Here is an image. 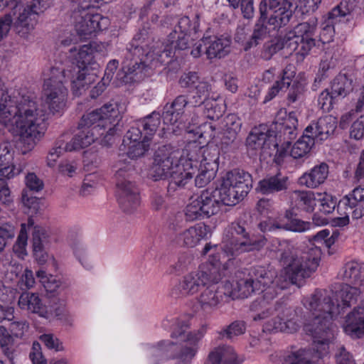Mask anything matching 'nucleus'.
<instances>
[{
    "label": "nucleus",
    "instance_id": "f257e3e1",
    "mask_svg": "<svg viewBox=\"0 0 364 364\" xmlns=\"http://www.w3.org/2000/svg\"><path fill=\"white\" fill-rule=\"evenodd\" d=\"M273 251L275 257L284 268L279 274L269 267L254 266L249 270L247 277L237 282L240 296L248 297L252 293L261 291V297L255 300L250 306L254 321H262L269 317L274 311L279 310V301L272 303L279 291L309 277L317 269L321 257V250L317 247L306 250H294L286 241L278 242Z\"/></svg>",
    "mask_w": 364,
    "mask_h": 364
},
{
    "label": "nucleus",
    "instance_id": "f03ea898",
    "mask_svg": "<svg viewBox=\"0 0 364 364\" xmlns=\"http://www.w3.org/2000/svg\"><path fill=\"white\" fill-rule=\"evenodd\" d=\"M252 187L251 175L240 169L228 171L220 186L213 191L204 190L186 206V220L208 218L216 215L222 205H235L242 200Z\"/></svg>",
    "mask_w": 364,
    "mask_h": 364
},
{
    "label": "nucleus",
    "instance_id": "7ed1b4c3",
    "mask_svg": "<svg viewBox=\"0 0 364 364\" xmlns=\"http://www.w3.org/2000/svg\"><path fill=\"white\" fill-rule=\"evenodd\" d=\"M149 32L142 29L134 36L129 47L127 48V62L123 66L124 76L122 78L125 83L139 81L149 74V70L166 63L171 49L166 48L161 50L159 46H152L146 52L145 47L149 46Z\"/></svg>",
    "mask_w": 364,
    "mask_h": 364
},
{
    "label": "nucleus",
    "instance_id": "20e7f679",
    "mask_svg": "<svg viewBox=\"0 0 364 364\" xmlns=\"http://www.w3.org/2000/svg\"><path fill=\"white\" fill-rule=\"evenodd\" d=\"M69 79L66 77L65 70H60V68H51L50 70L49 77L45 80L43 85V97L45 105L43 102H39L37 100L31 98L30 96H17L14 97L13 99L16 100L19 97H28L32 101L35 102L38 106L42 107L44 111V119H43V129L42 133L40 134L39 136H37L33 140V144L31 147H28L26 144L21 141V136L20 134H12L14 136H18V145L21 149L23 154L32 150L37 142L44 135L46 129L47 116L48 114V110L52 113L60 112L65 106V100L68 95V90L65 86V83Z\"/></svg>",
    "mask_w": 364,
    "mask_h": 364
},
{
    "label": "nucleus",
    "instance_id": "39448f33",
    "mask_svg": "<svg viewBox=\"0 0 364 364\" xmlns=\"http://www.w3.org/2000/svg\"><path fill=\"white\" fill-rule=\"evenodd\" d=\"M316 30L314 22L299 23L281 41L264 43L261 56L264 60H268L279 50L284 49L289 54L295 52L296 55L304 58L316 46Z\"/></svg>",
    "mask_w": 364,
    "mask_h": 364
},
{
    "label": "nucleus",
    "instance_id": "423d86ee",
    "mask_svg": "<svg viewBox=\"0 0 364 364\" xmlns=\"http://www.w3.org/2000/svg\"><path fill=\"white\" fill-rule=\"evenodd\" d=\"M178 150L171 144H160L154 150L151 176L154 181L170 179L168 190L184 187L190 181L191 173H184L178 161Z\"/></svg>",
    "mask_w": 364,
    "mask_h": 364
},
{
    "label": "nucleus",
    "instance_id": "0eeeda50",
    "mask_svg": "<svg viewBox=\"0 0 364 364\" xmlns=\"http://www.w3.org/2000/svg\"><path fill=\"white\" fill-rule=\"evenodd\" d=\"M117 197L121 209L126 213H132L140 204L138 188L131 180L134 166L125 156H119L112 165Z\"/></svg>",
    "mask_w": 364,
    "mask_h": 364
},
{
    "label": "nucleus",
    "instance_id": "6e6552de",
    "mask_svg": "<svg viewBox=\"0 0 364 364\" xmlns=\"http://www.w3.org/2000/svg\"><path fill=\"white\" fill-rule=\"evenodd\" d=\"M252 218L250 213H243L237 221L232 223L223 236L224 250L231 255L259 250L266 244L264 237L255 238L251 235Z\"/></svg>",
    "mask_w": 364,
    "mask_h": 364
},
{
    "label": "nucleus",
    "instance_id": "1a4fd4ad",
    "mask_svg": "<svg viewBox=\"0 0 364 364\" xmlns=\"http://www.w3.org/2000/svg\"><path fill=\"white\" fill-rule=\"evenodd\" d=\"M69 58L72 63L71 69L60 70H65L66 77L72 82L73 92L76 95H80L82 90H85L95 81L97 73L95 70H97V65L94 62L95 56L87 45L71 48Z\"/></svg>",
    "mask_w": 364,
    "mask_h": 364
},
{
    "label": "nucleus",
    "instance_id": "9d476101",
    "mask_svg": "<svg viewBox=\"0 0 364 364\" xmlns=\"http://www.w3.org/2000/svg\"><path fill=\"white\" fill-rule=\"evenodd\" d=\"M221 279L220 262H206L201 264L196 271L184 276L173 289L172 294L176 296L193 295L209 284L218 283Z\"/></svg>",
    "mask_w": 364,
    "mask_h": 364
},
{
    "label": "nucleus",
    "instance_id": "9b49d317",
    "mask_svg": "<svg viewBox=\"0 0 364 364\" xmlns=\"http://www.w3.org/2000/svg\"><path fill=\"white\" fill-rule=\"evenodd\" d=\"M54 0H29L23 6L18 4L17 0H0V11L6 7L16 9L18 8V16L16 21V29L19 27L26 31L33 29L37 17L53 4ZM21 31L18 30L20 33Z\"/></svg>",
    "mask_w": 364,
    "mask_h": 364
},
{
    "label": "nucleus",
    "instance_id": "f8f14e48",
    "mask_svg": "<svg viewBox=\"0 0 364 364\" xmlns=\"http://www.w3.org/2000/svg\"><path fill=\"white\" fill-rule=\"evenodd\" d=\"M331 316H314L304 326V331L313 338L314 350L320 356L327 353L328 343L333 338Z\"/></svg>",
    "mask_w": 364,
    "mask_h": 364
},
{
    "label": "nucleus",
    "instance_id": "ddd939ff",
    "mask_svg": "<svg viewBox=\"0 0 364 364\" xmlns=\"http://www.w3.org/2000/svg\"><path fill=\"white\" fill-rule=\"evenodd\" d=\"M120 105L116 102H109L100 109L83 115V123L96 124L100 129H105L107 127L121 126L122 112Z\"/></svg>",
    "mask_w": 364,
    "mask_h": 364
},
{
    "label": "nucleus",
    "instance_id": "4468645a",
    "mask_svg": "<svg viewBox=\"0 0 364 364\" xmlns=\"http://www.w3.org/2000/svg\"><path fill=\"white\" fill-rule=\"evenodd\" d=\"M334 292L326 289H318L306 298L304 301L305 307L312 312L313 316H331L340 314L339 304L333 301Z\"/></svg>",
    "mask_w": 364,
    "mask_h": 364
},
{
    "label": "nucleus",
    "instance_id": "2eb2a0df",
    "mask_svg": "<svg viewBox=\"0 0 364 364\" xmlns=\"http://www.w3.org/2000/svg\"><path fill=\"white\" fill-rule=\"evenodd\" d=\"M269 33L270 28H268L264 22L258 19L252 31L248 26H238L234 39L245 51H248L260 44L268 37Z\"/></svg>",
    "mask_w": 364,
    "mask_h": 364
},
{
    "label": "nucleus",
    "instance_id": "dca6fc26",
    "mask_svg": "<svg viewBox=\"0 0 364 364\" xmlns=\"http://www.w3.org/2000/svg\"><path fill=\"white\" fill-rule=\"evenodd\" d=\"M246 144L248 149L255 151L256 154L258 153L261 156L265 157L272 156V152L268 150H274L277 146V141L275 140L274 131L260 127L251 131L246 139Z\"/></svg>",
    "mask_w": 364,
    "mask_h": 364
},
{
    "label": "nucleus",
    "instance_id": "f3484780",
    "mask_svg": "<svg viewBox=\"0 0 364 364\" xmlns=\"http://www.w3.org/2000/svg\"><path fill=\"white\" fill-rule=\"evenodd\" d=\"M217 284H209L200 295L198 302L204 311H214L231 296V284L229 282L223 286H218Z\"/></svg>",
    "mask_w": 364,
    "mask_h": 364
},
{
    "label": "nucleus",
    "instance_id": "a211bd4d",
    "mask_svg": "<svg viewBox=\"0 0 364 364\" xmlns=\"http://www.w3.org/2000/svg\"><path fill=\"white\" fill-rule=\"evenodd\" d=\"M73 18L75 21V28L77 34L83 38H87L97 31L106 29L108 26V19L99 14H90L88 12H73Z\"/></svg>",
    "mask_w": 364,
    "mask_h": 364
},
{
    "label": "nucleus",
    "instance_id": "6ab92c4d",
    "mask_svg": "<svg viewBox=\"0 0 364 364\" xmlns=\"http://www.w3.org/2000/svg\"><path fill=\"white\" fill-rule=\"evenodd\" d=\"M78 132L69 141L66 142V149L69 151L78 150L91 145L99 134L100 127L96 124L83 123V117L78 124Z\"/></svg>",
    "mask_w": 364,
    "mask_h": 364
},
{
    "label": "nucleus",
    "instance_id": "aec40b11",
    "mask_svg": "<svg viewBox=\"0 0 364 364\" xmlns=\"http://www.w3.org/2000/svg\"><path fill=\"white\" fill-rule=\"evenodd\" d=\"M279 303L281 304L279 310L274 311L271 315L277 313V318L272 321V324H269L271 327L267 329L290 333L296 332L299 328L296 311L291 307H287L282 301H279Z\"/></svg>",
    "mask_w": 364,
    "mask_h": 364
},
{
    "label": "nucleus",
    "instance_id": "412c9836",
    "mask_svg": "<svg viewBox=\"0 0 364 364\" xmlns=\"http://www.w3.org/2000/svg\"><path fill=\"white\" fill-rule=\"evenodd\" d=\"M202 146L197 141L188 143L178 155V161L184 168V173H190V180L196 175V170L200 166Z\"/></svg>",
    "mask_w": 364,
    "mask_h": 364
},
{
    "label": "nucleus",
    "instance_id": "4be33fe9",
    "mask_svg": "<svg viewBox=\"0 0 364 364\" xmlns=\"http://www.w3.org/2000/svg\"><path fill=\"white\" fill-rule=\"evenodd\" d=\"M336 124V117L332 115H326L307 126L305 131L309 135H312L314 141L316 139L323 141L334 132Z\"/></svg>",
    "mask_w": 364,
    "mask_h": 364
},
{
    "label": "nucleus",
    "instance_id": "5701e85b",
    "mask_svg": "<svg viewBox=\"0 0 364 364\" xmlns=\"http://www.w3.org/2000/svg\"><path fill=\"white\" fill-rule=\"evenodd\" d=\"M344 331L354 338L364 336V299L347 315Z\"/></svg>",
    "mask_w": 364,
    "mask_h": 364
},
{
    "label": "nucleus",
    "instance_id": "b1692460",
    "mask_svg": "<svg viewBox=\"0 0 364 364\" xmlns=\"http://www.w3.org/2000/svg\"><path fill=\"white\" fill-rule=\"evenodd\" d=\"M189 324L187 321L176 319L172 325L171 337L179 342L200 341L206 333V326H202L199 329L189 331Z\"/></svg>",
    "mask_w": 364,
    "mask_h": 364
},
{
    "label": "nucleus",
    "instance_id": "393cba45",
    "mask_svg": "<svg viewBox=\"0 0 364 364\" xmlns=\"http://www.w3.org/2000/svg\"><path fill=\"white\" fill-rule=\"evenodd\" d=\"M191 33H178L176 27L169 33L166 42L158 41L154 46H159L161 50L168 48L171 49V53L167 57V60L174 55L176 50H186L190 48L193 45V38L191 37ZM168 63V60H166Z\"/></svg>",
    "mask_w": 364,
    "mask_h": 364
},
{
    "label": "nucleus",
    "instance_id": "a878e982",
    "mask_svg": "<svg viewBox=\"0 0 364 364\" xmlns=\"http://www.w3.org/2000/svg\"><path fill=\"white\" fill-rule=\"evenodd\" d=\"M205 53L209 59L221 58L229 53L230 41L227 38L205 36L202 38Z\"/></svg>",
    "mask_w": 364,
    "mask_h": 364
},
{
    "label": "nucleus",
    "instance_id": "bb28decb",
    "mask_svg": "<svg viewBox=\"0 0 364 364\" xmlns=\"http://www.w3.org/2000/svg\"><path fill=\"white\" fill-rule=\"evenodd\" d=\"M298 120L296 112H291L284 122L279 124L277 134L274 133L275 140L279 142L284 141L287 146H289L291 141L297 136Z\"/></svg>",
    "mask_w": 364,
    "mask_h": 364
},
{
    "label": "nucleus",
    "instance_id": "cd10ccee",
    "mask_svg": "<svg viewBox=\"0 0 364 364\" xmlns=\"http://www.w3.org/2000/svg\"><path fill=\"white\" fill-rule=\"evenodd\" d=\"M328 176V166L321 163L305 172L299 178V183L309 188H316L323 183Z\"/></svg>",
    "mask_w": 364,
    "mask_h": 364
},
{
    "label": "nucleus",
    "instance_id": "c85d7f7f",
    "mask_svg": "<svg viewBox=\"0 0 364 364\" xmlns=\"http://www.w3.org/2000/svg\"><path fill=\"white\" fill-rule=\"evenodd\" d=\"M207 233L208 226L198 224L177 235L176 241L181 246L193 247L206 237Z\"/></svg>",
    "mask_w": 364,
    "mask_h": 364
},
{
    "label": "nucleus",
    "instance_id": "c756f323",
    "mask_svg": "<svg viewBox=\"0 0 364 364\" xmlns=\"http://www.w3.org/2000/svg\"><path fill=\"white\" fill-rule=\"evenodd\" d=\"M190 105V100L185 95H178L171 105H166L164 108L162 118L164 123L174 124L182 117L183 109Z\"/></svg>",
    "mask_w": 364,
    "mask_h": 364
},
{
    "label": "nucleus",
    "instance_id": "7c9ffc66",
    "mask_svg": "<svg viewBox=\"0 0 364 364\" xmlns=\"http://www.w3.org/2000/svg\"><path fill=\"white\" fill-rule=\"evenodd\" d=\"M288 178L280 173L268 176L258 183L257 190L262 194L269 195L286 191L288 188Z\"/></svg>",
    "mask_w": 364,
    "mask_h": 364
},
{
    "label": "nucleus",
    "instance_id": "2f4dec72",
    "mask_svg": "<svg viewBox=\"0 0 364 364\" xmlns=\"http://www.w3.org/2000/svg\"><path fill=\"white\" fill-rule=\"evenodd\" d=\"M18 306L33 314H37L41 317H46L47 310L38 294L28 291L23 292L18 301Z\"/></svg>",
    "mask_w": 364,
    "mask_h": 364
},
{
    "label": "nucleus",
    "instance_id": "473e14b6",
    "mask_svg": "<svg viewBox=\"0 0 364 364\" xmlns=\"http://www.w3.org/2000/svg\"><path fill=\"white\" fill-rule=\"evenodd\" d=\"M340 276L345 282L360 286L364 283V264L357 261L348 262L343 267Z\"/></svg>",
    "mask_w": 364,
    "mask_h": 364
},
{
    "label": "nucleus",
    "instance_id": "72a5a7b5",
    "mask_svg": "<svg viewBox=\"0 0 364 364\" xmlns=\"http://www.w3.org/2000/svg\"><path fill=\"white\" fill-rule=\"evenodd\" d=\"M211 364H240L237 355L231 346H219L214 348L209 354Z\"/></svg>",
    "mask_w": 364,
    "mask_h": 364
},
{
    "label": "nucleus",
    "instance_id": "f704fd0d",
    "mask_svg": "<svg viewBox=\"0 0 364 364\" xmlns=\"http://www.w3.org/2000/svg\"><path fill=\"white\" fill-rule=\"evenodd\" d=\"M339 296L341 299L343 308L349 307L355 304L358 299H363L362 294H364V283L360 286L354 287L348 284L342 285L339 291Z\"/></svg>",
    "mask_w": 364,
    "mask_h": 364
},
{
    "label": "nucleus",
    "instance_id": "c9c22d12",
    "mask_svg": "<svg viewBox=\"0 0 364 364\" xmlns=\"http://www.w3.org/2000/svg\"><path fill=\"white\" fill-rule=\"evenodd\" d=\"M314 143L315 141L312 138V135H309L304 130L303 135L293 145L290 151L291 156L295 159L306 158Z\"/></svg>",
    "mask_w": 364,
    "mask_h": 364
},
{
    "label": "nucleus",
    "instance_id": "e433bc0d",
    "mask_svg": "<svg viewBox=\"0 0 364 364\" xmlns=\"http://www.w3.org/2000/svg\"><path fill=\"white\" fill-rule=\"evenodd\" d=\"M293 11L291 7L285 8V9L275 10L269 14L268 21H265L268 28L271 30H277L287 25L290 19L292 18Z\"/></svg>",
    "mask_w": 364,
    "mask_h": 364
},
{
    "label": "nucleus",
    "instance_id": "4c0bfd02",
    "mask_svg": "<svg viewBox=\"0 0 364 364\" xmlns=\"http://www.w3.org/2000/svg\"><path fill=\"white\" fill-rule=\"evenodd\" d=\"M331 91L339 99L346 97L353 89V80L347 74H339L333 80Z\"/></svg>",
    "mask_w": 364,
    "mask_h": 364
},
{
    "label": "nucleus",
    "instance_id": "58836bf2",
    "mask_svg": "<svg viewBox=\"0 0 364 364\" xmlns=\"http://www.w3.org/2000/svg\"><path fill=\"white\" fill-rule=\"evenodd\" d=\"M291 197L298 208L306 212L314 210L317 200L316 193L311 191H295Z\"/></svg>",
    "mask_w": 364,
    "mask_h": 364
},
{
    "label": "nucleus",
    "instance_id": "ea45409f",
    "mask_svg": "<svg viewBox=\"0 0 364 364\" xmlns=\"http://www.w3.org/2000/svg\"><path fill=\"white\" fill-rule=\"evenodd\" d=\"M358 205H364V187H356L350 195L344 196L338 203V210H352Z\"/></svg>",
    "mask_w": 364,
    "mask_h": 364
},
{
    "label": "nucleus",
    "instance_id": "a19ab883",
    "mask_svg": "<svg viewBox=\"0 0 364 364\" xmlns=\"http://www.w3.org/2000/svg\"><path fill=\"white\" fill-rule=\"evenodd\" d=\"M138 123L144 132V137L151 140L161 124V114L154 111L139 120Z\"/></svg>",
    "mask_w": 364,
    "mask_h": 364
},
{
    "label": "nucleus",
    "instance_id": "79ce46f5",
    "mask_svg": "<svg viewBox=\"0 0 364 364\" xmlns=\"http://www.w3.org/2000/svg\"><path fill=\"white\" fill-rule=\"evenodd\" d=\"M210 91V85L207 82H198L191 92L190 105L193 107H199L202 104L205 105V102L211 100L208 98Z\"/></svg>",
    "mask_w": 364,
    "mask_h": 364
},
{
    "label": "nucleus",
    "instance_id": "37998d69",
    "mask_svg": "<svg viewBox=\"0 0 364 364\" xmlns=\"http://www.w3.org/2000/svg\"><path fill=\"white\" fill-rule=\"evenodd\" d=\"M292 4L288 0H261L259 4V20L265 24V20L268 18V11H274L279 9H285L291 7Z\"/></svg>",
    "mask_w": 364,
    "mask_h": 364
},
{
    "label": "nucleus",
    "instance_id": "c03bdc74",
    "mask_svg": "<svg viewBox=\"0 0 364 364\" xmlns=\"http://www.w3.org/2000/svg\"><path fill=\"white\" fill-rule=\"evenodd\" d=\"M202 157L200 165L217 170V161L219 159V152L215 147L202 146Z\"/></svg>",
    "mask_w": 364,
    "mask_h": 364
},
{
    "label": "nucleus",
    "instance_id": "a18cd8bd",
    "mask_svg": "<svg viewBox=\"0 0 364 364\" xmlns=\"http://www.w3.org/2000/svg\"><path fill=\"white\" fill-rule=\"evenodd\" d=\"M150 140L143 137L140 141L129 143L127 156L129 159H137L143 156L149 150Z\"/></svg>",
    "mask_w": 364,
    "mask_h": 364
},
{
    "label": "nucleus",
    "instance_id": "49530a36",
    "mask_svg": "<svg viewBox=\"0 0 364 364\" xmlns=\"http://www.w3.org/2000/svg\"><path fill=\"white\" fill-rule=\"evenodd\" d=\"M284 364H314L311 358V353L305 349H299L288 355Z\"/></svg>",
    "mask_w": 364,
    "mask_h": 364
},
{
    "label": "nucleus",
    "instance_id": "de8ad7c7",
    "mask_svg": "<svg viewBox=\"0 0 364 364\" xmlns=\"http://www.w3.org/2000/svg\"><path fill=\"white\" fill-rule=\"evenodd\" d=\"M196 172L195 184L196 186L201 188L207 185L214 178L216 170L200 165L196 170Z\"/></svg>",
    "mask_w": 364,
    "mask_h": 364
},
{
    "label": "nucleus",
    "instance_id": "09e8293b",
    "mask_svg": "<svg viewBox=\"0 0 364 364\" xmlns=\"http://www.w3.org/2000/svg\"><path fill=\"white\" fill-rule=\"evenodd\" d=\"M32 244L33 248H48L50 245L49 236L44 228L40 226L33 228Z\"/></svg>",
    "mask_w": 364,
    "mask_h": 364
},
{
    "label": "nucleus",
    "instance_id": "8fccbe9b",
    "mask_svg": "<svg viewBox=\"0 0 364 364\" xmlns=\"http://www.w3.org/2000/svg\"><path fill=\"white\" fill-rule=\"evenodd\" d=\"M340 22V20H336L334 18H331L328 14V18L322 23V30L320 33L319 41L323 43H329L333 41L334 35V24Z\"/></svg>",
    "mask_w": 364,
    "mask_h": 364
},
{
    "label": "nucleus",
    "instance_id": "3c124183",
    "mask_svg": "<svg viewBox=\"0 0 364 364\" xmlns=\"http://www.w3.org/2000/svg\"><path fill=\"white\" fill-rule=\"evenodd\" d=\"M355 0H343L339 5L333 8L328 14L331 18H334L336 20H340L341 18L345 17L350 14L354 7Z\"/></svg>",
    "mask_w": 364,
    "mask_h": 364
},
{
    "label": "nucleus",
    "instance_id": "603ef678",
    "mask_svg": "<svg viewBox=\"0 0 364 364\" xmlns=\"http://www.w3.org/2000/svg\"><path fill=\"white\" fill-rule=\"evenodd\" d=\"M122 126L107 127L105 129L99 131L97 138L100 136V144L105 146H110L114 141V138L121 132Z\"/></svg>",
    "mask_w": 364,
    "mask_h": 364
},
{
    "label": "nucleus",
    "instance_id": "864d4df0",
    "mask_svg": "<svg viewBox=\"0 0 364 364\" xmlns=\"http://www.w3.org/2000/svg\"><path fill=\"white\" fill-rule=\"evenodd\" d=\"M245 329V323L243 321H235L220 331L219 335L221 338L226 337L228 339H231L234 336L243 334Z\"/></svg>",
    "mask_w": 364,
    "mask_h": 364
},
{
    "label": "nucleus",
    "instance_id": "5fc2aeb1",
    "mask_svg": "<svg viewBox=\"0 0 364 364\" xmlns=\"http://www.w3.org/2000/svg\"><path fill=\"white\" fill-rule=\"evenodd\" d=\"M66 142L64 139H59L54 147H53L47 156V165L49 167H53L60 156L65 151H69L66 149Z\"/></svg>",
    "mask_w": 364,
    "mask_h": 364
},
{
    "label": "nucleus",
    "instance_id": "6e6d98bb",
    "mask_svg": "<svg viewBox=\"0 0 364 364\" xmlns=\"http://www.w3.org/2000/svg\"><path fill=\"white\" fill-rule=\"evenodd\" d=\"M338 99L337 96L333 94L332 91L330 92L328 89H326L320 94L318 104L323 112H329L333 108V105L338 102Z\"/></svg>",
    "mask_w": 364,
    "mask_h": 364
},
{
    "label": "nucleus",
    "instance_id": "4d7b16f0",
    "mask_svg": "<svg viewBox=\"0 0 364 364\" xmlns=\"http://www.w3.org/2000/svg\"><path fill=\"white\" fill-rule=\"evenodd\" d=\"M317 200L320 202V210L324 214L331 213L337 204L336 198H333L332 196L324 193H316Z\"/></svg>",
    "mask_w": 364,
    "mask_h": 364
},
{
    "label": "nucleus",
    "instance_id": "13d9d810",
    "mask_svg": "<svg viewBox=\"0 0 364 364\" xmlns=\"http://www.w3.org/2000/svg\"><path fill=\"white\" fill-rule=\"evenodd\" d=\"M223 110L216 100L211 99L205 102V114L206 117L213 120L218 121L223 115Z\"/></svg>",
    "mask_w": 364,
    "mask_h": 364
},
{
    "label": "nucleus",
    "instance_id": "bf43d9fd",
    "mask_svg": "<svg viewBox=\"0 0 364 364\" xmlns=\"http://www.w3.org/2000/svg\"><path fill=\"white\" fill-rule=\"evenodd\" d=\"M199 341L193 343L191 341H183L186 344L181 348L178 354V358L191 362L193 358L196 355L198 350V343Z\"/></svg>",
    "mask_w": 364,
    "mask_h": 364
},
{
    "label": "nucleus",
    "instance_id": "052dcab7",
    "mask_svg": "<svg viewBox=\"0 0 364 364\" xmlns=\"http://www.w3.org/2000/svg\"><path fill=\"white\" fill-rule=\"evenodd\" d=\"M12 343V336L8 333L6 328L0 326V345L4 354L11 360L12 350H10V346H11Z\"/></svg>",
    "mask_w": 364,
    "mask_h": 364
},
{
    "label": "nucleus",
    "instance_id": "680f3d73",
    "mask_svg": "<svg viewBox=\"0 0 364 364\" xmlns=\"http://www.w3.org/2000/svg\"><path fill=\"white\" fill-rule=\"evenodd\" d=\"M26 188L30 191L39 192L44 186V183L34 173H28L25 178Z\"/></svg>",
    "mask_w": 364,
    "mask_h": 364
},
{
    "label": "nucleus",
    "instance_id": "e2e57ef3",
    "mask_svg": "<svg viewBox=\"0 0 364 364\" xmlns=\"http://www.w3.org/2000/svg\"><path fill=\"white\" fill-rule=\"evenodd\" d=\"M198 26V24L196 21L192 27L190 18L188 16H183L178 20L177 25L175 27L178 30V33H191L192 31L196 33Z\"/></svg>",
    "mask_w": 364,
    "mask_h": 364
},
{
    "label": "nucleus",
    "instance_id": "0e129e2a",
    "mask_svg": "<svg viewBox=\"0 0 364 364\" xmlns=\"http://www.w3.org/2000/svg\"><path fill=\"white\" fill-rule=\"evenodd\" d=\"M39 340L49 349H55L56 351L63 350L62 343L53 334H43Z\"/></svg>",
    "mask_w": 364,
    "mask_h": 364
},
{
    "label": "nucleus",
    "instance_id": "69168bd1",
    "mask_svg": "<svg viewBox=\"0 0 364 364\" xmlns=\"http://www.w3.org/2000/svg\"><path fill=\"white\" fill-rule=\"evenodd\" d=\"M350 135L355 139H360L364 136V116H360L350 127Z\"/></svg>",
    "mask_w": 364,
    "mask_h": 364
},
{
    "label": "nucleus",
    "instance_id": "338daca9",
    "mask_svg": "<svg viewBox=\"0 0 364 364\" xmlns=\"http://www.w3.org/2000/svg\"><path fill=\"white\" fill-rule=\"evenodd\" d=\"M9 329L12 335L16 338H21L28 329V324L26 321H15L10 324Z\"/></svg>",
    "mask_w": 364,
    "mask_h": 364
},
{
    "label": "nucleus",
    "instance_id": "774afa93",
    "mask_svg": "<svg viewBox=\"0 0 364 364\" xmlns=\"http://www.w3.org/2000/svg\"><path fill=\"white\" fill-rule=\"evenodd\" d=\"M337 364H355L354 359L345 347L340 346L335 354Z\"/></svg>",
    "mask_w": 364,
    "mask_h": 364
}]
</instances>
